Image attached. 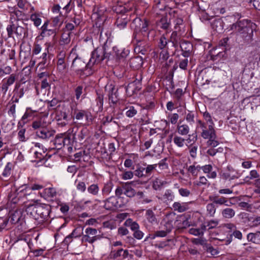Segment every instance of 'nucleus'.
<instances>
[{
    "label": "nucleus",
    "mask_w": 260,
    "mask_h": 260,
    "mask_svg": "<svg viewBox=\"0 0 260 260\" xmlns=\"http://www.w3.org/2000/svg\"><path fill=\"white\" fill-rule=\"evenodd\" d=\"M201 135L204 139H208L206 142V145L208 147H215L219 144L217 139L214 125H209L208 128L203 130Z\"/></svg>",
    "instance_id": "39448f33"
},
{
    "label": "nucleus",
    "mask_w": 260,
    "mask_h": 260,
    "mask_svg": "<svg viewBox=\"0 0 260 260\" xmlns=\"http://www.w3.org/2000/svg\"><path fill=\"white\" fill-rule=\"evenodd\" d=\"M54 134V132L49 131L46 127H44L40 129L37 130L36 135L40 138L46 140L52 137Z\"/></svg>",
    "instance_id": "f3484780"
},
{
    "label": "nucleus",
    "mask_w": 260,
    "mask_h": 260,
    "mask_svg": "<svg viewBox=\"0 0 260 260\" xmlns=\"http://www.w3.org/2000/svg\"><path fill=\"white\" fill-rule=\"evenodd\" d=\"M175 26L174 29L175 30L180 31L181 26L183 25V20L181 18H177L174 21Z\"/></svg>",
    "instance_id": "bf43d9fd"
},
{
    "label": "nucleus",
    "mask_w": 260,
    "mask_h": 260,
    "mask_svg": "<svg viewBox=\"0 0 260 260\" xmlns=\"http://www.w3.org/2000/svg\"><path fill=\"white\" fill-rule=\"evenodd\" d=\"M259 177V174L258 173L257 171L255 170H251L250 172V174L249 176H246L244 179V181L245 182H249L250 180H252L254 179H256L257 178Z\"/></svg>",
    "instance_id": "ea45409f"
},
{
    "label": "nucleus",
    "mask_w": 260,
    "mask_h": 260,
    "mask_svg": "<svg viewBox=\"0 0 260 260\" xmlns=\"http://www.w3.org/2000/svg\"><path fill=\"white\" fill-rule=\"evenodd\" d=\"M68 113L66 110L62 108L61 109L58 108L56 112V118L58 121L62 120L67 121Z\"/></svg>",
    "instance_id": "bb28decb"
},
{
    "label": "nucleus",
    "mask_w": 260,
    "mask_h": 260,
    "mask_svg": "<svg viewBox=\"0 0 260 260\" xmlns=\"http://www.w3.org/2000/svg\"><path fill=\"white\" fill-rule=\"evenodd\" d=\"M98 233V231L96 229H93L91 228H87L85 229V234L88 235L89 237H92L95 239V240H97L99 237L96 236Z\"/></svg>",
    "instance_id": "a18cd8bd"
},
{
    "label": "nucleus",
    "mask_w": 260,
    "mask_h": 260,
    "mask_svg": "<svg viewBox=\"0 0 260 260\" xmlns=\"http://www.w3.org/2000/svg\"><path fill=\"white\" fill-rule=\"evenodd\" d=\"M206 247L207 252L209 253L211 256H215L219 253L218 248H214L211 245H207Z\"/></svg>",
    "instance_id": "49530a36"
},
{
    "label": "nucleus",
    "mask_w": 260,
    "mask_h": 260,
    "mask_svg": "<svg viewBox=\"0 0 260 260\" xmlns=\"http://www.w3.org/2000/svg\"><path fill=\"white\" fill-rule=\"evenodd\" d=\"M213 27L216 31L222 30V21L220 20H215L213 22Z\"/></svg>",
    "instance_id": "864d4df0"
},
{
    "label": "nucleus",
    "mask_w": 260,
    "mask_h": 260,
    "mask_svg": "<svg viewBox=\"0 0 260 260\" xmlns=\"http://www.w3.org/2000/svg\"><path fill=\"white\" fill-rule=\"evenodd\" d=\"M168 44V41L167 38L164 36H162L158 42V47L161 50L167 49V45Z\"/></svg>",
    "instance_id": "de8ad7c7"
},
{
    "label": "nucleus",
    "mask_w": 260,
    "mask_h": 260,
    "mask_svg": "<svg viewBox=\"0 0 260 260\" xmlns=\"http://www.w3.org/2000/svg\"><path fill=\"white\" fill-rule=\"evenodd\" d=\"M9 221L12 224H16L23 220L22 213L20 210L11 211L9 214Z\"/></svg>",
    "instance_id": "f8f14e48"
},
{
    "label": "nucleus",
    "mask_w": 260,
    "mask_h": 260,
    "mask_svg": "<svg viewBox=\"0 0 260 260\" xmlns=\"http://www.w3.org/2000/svg\"><path fill=\"white\" fill-rule=\"evenodd\" d=\"M247 238L248 241L255 244L260 243V231L249 233L247 235Z\"/></svg>",
    "instance_id": "a878e982"
},
{
    "label": "nucleus",
    "mask_w": 260,
    "mask_h": 260,
    "mask_svg": "<svg viewBox=\"0 0 260 260\" xmlns=\"http://www.w3.org/2000/svg\"><path fill=\"white\" fill-rule=\"evenodd\" d=\"M209 199L213 202L214 204L218 205H225L229 206L230 204H232L231 202L224 197H219L217 196H210Z\"/></svg>",
    "instance_id": "dca6fc26"
},
{
    "label": "nucleus",
    "mask_w": 260,
    "mask_h": 260,
    "mask_svg": "<svg viewBox=\"0 0 260 260\" xmlns=\"http://www.w3.org/2000/svg\"><path fill=\"white\" fill-rule=\"evenodd\" d=\"M134 177V173L131 171H124L121 174V178L123 180L131 179Z\"/></svg>",
    "instance_id": "680f3d73"
},
{
    "label": "nucleus",
    "mask_w": 260,
    "mask_h": 260,
    "mask_svg": "<svg viewBox=\"0 0 260 260\" xmlns=\"http://www.w3.org/2000/svg\"><path fill=\"white\" fill-rule=\"evenodd\" d=\"M82 242H88L89 243H93L96 240L95 239L92 237H89L88 235H86V234H84L83 235L82 239H81Z\"/></svg>",
    "instance_id": "0e129e2a"
},
{
    "label": "nucleus",
    "mask_w": 260,
    "mask_h": 260,
    "mask_svg": "<svg viewBox=\"0 0 260 260\" xmlns=\"http://www.w3.org/2000/svg\"><path fill=\"white\" fill-rule=\"evenodd\" d=\"M143 63L142 57L137 56L131 59L129 61V65L131 68L135 70H138L141 68Z\"/></svg>",
    "instance_id": "4be33fe9"
},
{
    "label": "nucleus",
    "mask_w": 260,
    "mask_h": 260,
    "mask_svg": "<svg viewBox=\"0 0 260 260\" xmlns=\"http://www.w3.org/2000/svg\"><path fill=\"white\" fill-rule=\"evenodd\" d=\"M16 79V75L12 74L8 78L4 80V83L2 85V89L5 94L7 92L9 87L15 82Z\"/></svg>",
    "instance_id": "a211bd4d"
},
{
    "label": "nucleus",
    "mask_w": 260,
    "mask_h": 260,
    "mask_svg": "<svg viewBox=\"0 0 260 260\" xmlns=\"http://www.w3.org/2000/svg\"><path fill=\"white\" fill-rule=\"evenodd\" d=\"M146 217L148 222L151 224H155L157 223V219L152 210L148 209L146 211Z\"/></svg>",
    "instance_id": "f704fd0d"
},
{
    "label": "nucleus",
    "mask_w": 260,
    "mask_h": 260,
    "mask_svg": "<svg viewBox=\"0 0 260 260\" xmlns=\"http://www.w3.org/2000/svg\"><path fill=\"white\" fill-rule=\"evenodd\" d=\"M149 22L146 19L142 20L140 18H135L133 21V27H134L133 37L137 42V45L140 47L142 42L145 38L149 37V34L151 32L148 26Z\"/></svg>",
    "instance_id": "f257e3e1"
},
{
    "label": "nucleus",
    "mask_w": 260,
    "mask_h": 260,
    "mask_svg": "<svg viewBox=\"0 0 260 260\" xmlns=\"http://www.w3.org/2000/svg\"><path fill=\"white\" fill-rule=\"evenodd\" d=\"M131 14L117 15L115 25L119 30H123L127 26L128 22L131 20Z\"/></svg>",
    "instance_id": "6e6552de"
},
{
    "label": "nucleus",
    "mask_w": 260,
    "mask_h": 260,
    "mask_svg": "<svg viewBox=\"0 0 260 260\" xmlns=\"http://www.w3.org/2000/svg\"><path fill=\"white\" fill-rule=\"evenodd\" d=\"M255 26V24L251 21L244 19L233 24L231 29L242 38L249 40L252 39Z\"/></svg>",
    "instance_id": "f03ea898"
},
{
    "label": "nucleus",
    "mask_w": 260,
    "mask_h": 260,
    "mask_svg": "<svg viewBox=\"0 0 260 260\" xmlns=\"http://www.w3.org/2000/svg\"><path fill=\"white\" fill-rule=\"evenodd\" d=\"M167 182L158 178H156L153 182L152 187L155 190L160 189Z\"/></svg>",
    "instance_id": "58836bf2"
},
{
    "label": "nucleus",
    "mask_w": 260,
    "mask_h": 260,
    "mask_svg": "<svg viewBox=\"0 0 260 260\" xmlns=\"http://www.w3.org/2000/svg\"><path fill=\"white\" fill-rule=\"evenodd\" d=\"M15 34L18 36H21L22 35H24L26 32V30L24 28L20 26H15Z\"/></svg>",
    "instance_id": "69168bd1"
},
{
    "label": "nucleus",
    "mask_w": 260,
    "mask_h": 260,
    "mask_svg": "<svg viewBox=\"0 0 260 260\" xmlns=\"http://www.w3.org/2000/svg\"><path fill=\"white\" fill-rule=\"evenodd\" d=\"M31 150L34 151L36 158L41 160L44 157V154L46 152V149L45 150L43 146L40 143H35L34 147H32Z\"/></svg>",
    "instance_id": "4468645a"
},
{
    "label": "nucleus",
    "mask_w": 260,
    "mask_h": 260,
    "mask_svg": "<svg viewBox=\"0 0 260 260\" xmlns=\"http://www.w3.org/2000/svg\"><path fill=\"white\" fill-rule=\"evenodd\" d=\"M175 216L174 214H167L161 222V229L170 233L173 228V223L175 221Z\"/></svg>",
    "instance_id": "9d476101"
},
{
    "label": "nucleus",
    "mask_w": 260,
    "mask_h": 260,
    "mask_svg": "<svg viewBox=\"0 0 260 260\" xmlns=\"http://www.w3.org/2000/svg\"><path fill=\"white\" fill-rule=\"evenodd\" d=\"M71 32L64 31L62 33L59 43L61 45H65L69 44L71 42Z\"/></svg>",
    "instance_id": "cd10ccee"
},
{
    "label": "nucleus",
    "mask_w": 260,
    "mask_h": 260,
    "mask_svg": "<svg viewBox=\"0 0 260 260\" xmlns=\"http://www.w3.org/2000/svg\"><path fill=\"white\" fill-rule=\"evenodd\" d=\"M185 119L186 121L190 124H192L194 122V115L192 112L189 111L186 115Z\"/></svg>",
    "instance_id": "774afa93"
},
{
    "label": "nucleus",
    "mask_w": 260,
    "mask_h": 260,
    "mask_svg": "<svg viewBox=\"0 0 260 260\" xmlns=\"http://www.w3.org/2000/svg\"><path fill=\"white\" fill-rule=\"evenodd\" d=\"M48 21H46L41 28L42 30L41 36L43 37L52 35H55L56 34V28H48Z\"/></svg>",
    "instance_id": "aec40b11"
},
{
    "label": "nucleus",
    "mask_w": 260,
    "mask_h": 260,
    "mask_svg": "<svg viewBox=\"0 0 260 260\" xmlns=\"http://www.w3.org/2000/svg\"><path fill=\"white\" fill-rule=\"evenodd\" d=\"M173 207L175 211H177L179 212H183L187 209V207L185 203H180L177 202L173 204Z\"/></svg>",
    "instance_id": "4c0bfd02"
},
{
    "label": "nucleus",
    "mask_w": 260,
    "mask_h": 260,
    "mask_svg": "<svg viewBox=\"0 0 260 260\" xmlns=\"http://www.w3.org/2000/svg\"><path fill=\"white\" fill-rule=\"evenodd\" d=\"M62 23V21L61 20L60 17L56 16L52 19V24L53 28H56V27H59L61 25Z\"/></svg>",
    "instance_id": "e2e57ef3"
},
{
    "label": "nucleus",
    "mask_w": 260,
    "mask_h": 260,
    "mask_svg": "<svg viewBox=\"0 0 260 260\" xmlns=\"http://www.w3.org/2000/svg\"><path fill=\"white\" fill-rule=\"evenodd\" d=\"M106 89L109 90V100L110 104H116L119 100L117 93L118 89L111 84L106 86Z\"/></svg>",
    "instance_id": "9b49d317"
},
{
    "label": "nucleus",
    "mask_w": 260,
    "mask_h": 260,
    "mask_svg": "<svg viewBox=\"0 0 260 260\" xmlns=\"http://www.w3.org/2000/svg\"><path fill=\"white\" fill-rule=\"evenodd\" d=\"M56 66L57 70L60 73L62 74L66 72L68 66L66 60H57Z\"/></svg>",
    "instance_id": "473e14b6"
},
{
    "label": "nucleus",
    "mask_w": 260,
    "mask_h": 260,
    "mask_svg": "<svg viewBox=\"0 0 260 260\" xmlns=\"http://www.w3.org/2000/svg\"><path fill=\"white\" fill-rule=\"evenodd\" d=\"M30 20L34 22L35 26L38 27L40 25L42 20L40 15L39 14L34 13L30 15Z\"/></svg>",
    "instance_id": "a19ab883"
},
{
    "label": "nucleus",
    "mask_w": 260,
    "mask_h": 260,
    "mask_svg": "<svg viewBox=\"0 0 260 260\" xmlns=\"http://www.w3.org/2000/svg\"><path fill=\"white\" fill-rule=\"evenodd\" d=\"M107 56L108 54L106 53L105 48L104 47H98L92 51L91 57L87 63V68H93L94 65L101 63Z\"/></svg>",
    "instance_id": "423d86ee"
},
{
    "label": "nucleus",
    "mask_w": 260,
    "mask_h": 260,
    "mask_svg": "<svg viewBox=\"0 0 260 260\" xmlns=\"http://www.w3.org/2000/svg\"><path fill=\"white\" fill-rule=\"evenodd\" d=\"M169 57V54L167 49L161 50L159 53V59L162 61L167 60Z\"/></svg>",
    "instance_id": "052dcab7"
},
{
    "label": "nucleus",
    "mask_w": 260,
    "mask_h": 260,
    "mask_svg": "<svg viewBox=\"0 0 260 260\" xmlns=\"http://www.w3.org/2000/svg\"><path fill=\"white\" fill-rule=\"evenodd\" d=\"M221 214L224 218H232L235 216V211L232 208H226L222 211Z\"/></svg>",
    "instance_id": "c9c22d12"
},
{
    "label": "nucleus",
    "mask_w": 260,
    "mask_h": 260,
    "mask_svg": "<svg viewBox=\"0 0 260 260\" xmlns=\"http://www.w3.org/2000/svg\"><path fill=\"white\" fill-rule=\"evenodd\" d=\"M160 23L161 25L160 27L162 29H167L170 27V23L169 21H168L166 18H162L161 19Z\"/></svg>",
    "instance_id": "338daca9"
},
{
    "label": "nucleus",
    "mask_w": 260,
    "mask_h": 260,
    "mask_svg": "<svg viewBox=\"0 0 260 260\" xmlns=\"http://www.w3.org/2000/svg\"><path fill=\"white\" fill-rule=\"evenodd\" d=\"M74 128L70 133H73L74 138L77 139L80 141H82L87 136L88 134V130L87 128L84 127L82 128L78 134H76V131L74 132Z\"/></svg>",
    "instance_id": "412c9836"
},
{
    "label": "nucleus",
    "mask_w": 260,
    "mask_h": 260,
    "mask_svg": "<svg viewBox=\"0 0 260 260\" xmlns=\"http://www.w3.org/2000/svg\"><path fill=\"white\" fill-rule=\"evenodd\" d=\"M126 226L129 227L132 231L135 232L139 229V225L132 219L128 218L124 222Z\"/></svg>",
    "instance_id": "2f4dec72"
},
{
    "label": "nucleus",
    "mask_w": 260,
    "mask_h": 260,
    "mask_svg": "<svg viewBox=\"0 0 260 260\" xmlns=\"http://www.w3.org/2000/svg\"><path fill=\"white\" fill-rule=\"evenodd\" d=\"M83 227L78 226L75 228L71 234L73 237H80L83 234Z\"/></svg>",
    "instance_id": "8fccbe9b"
},
{
    "label": "nucleus",
    "mask_w": 260,
    "mask_h": 260,
    "mask_svg": "<svg viewBox=\"0 0 260 260\" xmlns=\"http://www.w3.org/2000/svg\"><path fill=\"white\" fill-rule=\"evenodd\" d=\"M123 251L122 248H120L117 250H112L110 254V256L111 258L116 259L117 257L122 256V252Z\"/></svg>",
    "instance_id": "3c124183"
},
{
    "label": "nucleus",
    "mask_w": 260,
    "mask_h": 260,
    "mask_svg": "<svg viewBox=\"0 0 260 260\" xmlns=\"http://www.w3.org/2000/svg\"><path fill=\"white\" fill-rule=\"evenodd\" d=\"M113 187V184L111 181L105 183L102 189V192L103 196H108L111 192Z\"/></svg>",
    "instance_id": "c756f323"
},
{
    "label": "nucleus",
    "mask_w": 260,
    "mask_h": 260,
    "mask_svg": "<svg viewBox=\"0 0 260 260\" xmlns=\"http://www.w3.org/2000/svg\"><path fill=\"white\" fill-rule=\"evenodd\" d=\"M190 128L186 124H178L177 127L178 133L181 136H185L188 134Z\"/></svg>",
    "instance_id": "c85d7f7f"
},
{
    "label": "nucleus",
    "mask_w": 260,
    "mask_h": 260,
    "mask_svg": "<svg viewBox=\"0 0 260 260\" xmlns=\"http://www.w3.org/2000/svg\"><path fill=\"white\" fill-rule=\"evenodd\" d=\"M104 207L106 210H115L121 207L118 199L116 197L111 196L104 201Z\"/></svg>",
    "instance_id": "1a4fd4ad"
},
{
    "label": "nucleus",
    "mask_w": 260,
    "mask_h": 260,
    "mask_svg": "<svg viewBox=\"0 0 260 260\" xmlns=\"http://www.w3.org/2000/svg\"><path fill=\"white\" fill-rule=\"evenodd\" d=\"M137 108L138 107H135L133 106L125 107L124 110L125 111L126 116L129 118L133 117L137 113Z\"/></svg>",
    "instance_id": "7c9ffc66"
},
{
    "label": "nucleus",
    "mask_w": 260,
    "mask_h": 260,
    "mask_svg": "<svg viewBox=\"0 0 260 260\" xmlns=\"http://www.w3.org/2000/svg\"><path fill=\"white\" fill-rule=\"evenodd\" d=\"M228 171L223 172L221 174L222 178L224 179L233 180L238 178V173L232 167L228 166Z\"/></svg>",
    "instance_id": "6ab92c4d"
},
{
    "label": "nucleus",
    "mask_w": 260,
    "mask_h": 260,
    "mask_svg": "<svg viewBox=\"0 0 260 260\" xmlns=\"http://www.w3.org/2000/svg\"><path fill=\"white\" fill-rule=\"evenodd\" d=\"M188 149L190 156L193 158H196L197 155L198 146L191 144L188 146Z\"/></svg>",
    "instance_id": "09e8293b"
},
{
    "label": "nucleus",
    "mask_w": 260,
    "mask_h": 260,
    "mask_svg": "<svg viewBox=\"0 0 260 260\" xmlns=\"http://www.w3.org/2000/svg\"><path fill=\"white\" fill-rule=\"evenodd\" d=\"M180 31L175 30L173 31L170 38V42H172V46L175 48H177L180 41V35L178 32Z\"/></svg>",
    "instance_id": "b1692460"
},
{
    "label": "nucleus",
    "mask_w": 260,
    "mask_h": 260,
    "mask_svg": "<svg viewBox=\"0 0 260 260\" xmlns=\"http://www.w3.org/2000/svg\"><path fill=\"white\" fill-rule=\"evenodd\" d=\"M100 188L98 184H92L87 187V191L93 196H97L99 194Z\"/></svg>",
    "instance_id": "e433bc0d"
},
{
    "label": "nucleus",
    "mask_w": 260,
    "mask_h": 260,
    "mask_svg": "<svg viewBox=\"0 0 260 260\" xmlns=\"http://www.w3.org/2000/svg\"><path fill=\"white\" fill-rule=\"evenodd\" d=\"M132 183L133 182H131L126 183L124 185H123V194L129 198H132L134 197L136 194L135 190L130 185V184Z\"/></svg>",
    "instance_id": "393cba45"
},
{
    "label": "nucleus",
    "mask_w": 260,
    "mask_h": 260,
    "mask_svg": "<svg viewBox=\"0 0 260 260\" xmlns=\"http://www.w3.org/2000/svg\"><path fill=\"white\" fill-rule=\"evenodd\" d=\"M208 183V180L204 176H202L199 178V180H197L193 182L194 186L200 187L202 185H206Z\"/></svg>",
    "instance_id": "c03bdc74"
},
{
    "label": "nucleus",
    "mask_w": 260,
    "mask_h": 260,
    "mask_svg": "<svg viewBox=\"0 0 260 260\" xmlns=\"http://www.w3.org/2000/svg\"><path fill=\"white\" fill-rule=\"evenodd\" d=\"M32 127L35 129H40L44 127V124L41 120L34 121L32 123Z\"/></svg>",
    "instance_id": "6e6d98bb"
},
{
    "label": "nucleus",
    "mask_w": 260,
    "mask_h": 260,
    "mask_svg": "<svg viewBox=\"0 0 260 260\" xmlns=\"http://www.w3.org/2000/svg\"><path fill=\"white\" fill-rule=\"evenodd\" d=\"M75 117L77 120H82L84 117H85L86 123L89 124V123L92 122V116L90 112L85 110H77L74 113Z\"/></svg>",
    "instance_id": "ddd939ff"
},
{
    "label": "nucleus",
    "mask_w": 260,
    "mask_h": 260,
    "mask_svg": "<svg viewBox=\"0 0 260 260\" xmlns=\"http://www.w3.org/2000/svg\"><path fill=\"white\" fill-rule=\"evenodd\" d=\"M13 168V164L11 162H8L3 173V175L8 177L11 174V170Z\"/></svg>",
    "instance_id": "603ef678"
},
{
    "label": "nucleus",
    "mask_w": 260,
    "mask_h": 260,
    "mask_svg": "<svg viewBox=\"0 0 260 260\" xmlns=\"http://www.w3.org/2000/svg\"><path fill=\"white\" fill-rule=\"evenodd\" d=\"M173 141L174 144L178 147L182 148L184 146L185 139L180 136H175Z\"/></svg>",
    "instance_id": "79ce46f5"
},
{
    "label": "nucleus",
    "mask_w": 260,
    "mask_h": 260,
    "mask_svg": "<svg viewBox=\"0 0 260 260\" xmlns=\"http://www.w3.org/2000/svg\"><path fill=\"white\" fill-rule=\"evenodd\" d=\"M134 4L133 3L117 4L113 7V10L117 13V15L129 14L128 13L133 11Z\"/></svg>",
    "instance_id": "0eeeda50"
},
{
    "label": "nucleus",
    "mask_w": 260,
    "mask_h": 260,
    "mask_svg": "<svg viewBox=\"0 0 260 260\" xmlns=\"http://www.w3.org/2000/svg\"><path fill=\"white\" fill-rule=\"evenodd\" d=\"M69 138L63 137V135H57L54 140V144L57 149H60L62 146L65 145L66 141H69Z\"/></svg>",
    "instance_id": "5701e85b"
},
{
    "label": "nucleus",
    "mask_w": 260,
    "mask_h": 260,
    "mask_svg": "<svg viewBox=\"0 0 260 260\" xmlns=\"http://www.w3.org/2000/svg\"><path fill=\"white\" fill-rule=\"evenodd\" d=\"M157 166V164L154 165H148L145 168L146 176L150 175L152 172L156 169Z\"/></svg>",
    "instance_id": "5fc2aeb1"
},
{
    "label": "nucleus",
    "mask_w": 260,
    "mask_h": 260,
    "mask_svg": "<svg viewBox=\"0 0 260 260\" xmlns=\"http://www.w3.org/2000/svg\"><path fill=\"white\" fill-rule=\"evenodd\" d=\"M44 192L50 198H54L57 194L56 189L53 187H49L44 189Z\"/></svg>",
    "instance_id": "37998d69"
},
{
    "label": "nucleus",
    "mask_w": 260,
    "mask_h": 260,
    "mask_svg": "<svg viewBox=\"0 0 260 260\" xmlns=\"http://www.w3.org/2000/svg\"><path fill=\"white\" fill-rule=\"evenodd\" d=\"M182 51V55L184 57H188L191 53L192 49V45L189 42L186 41H181L179 44Z\"/></svg>",
    "instance_id": "2eb2a0df"
},
{
    "label": "nucleus",
    "mask_w": 260,
    "mask_h": 260,
    "mask_svg": "<svg viewBox=\"0 0 260 260\" xmlns=\"http://www.w3.org/2000/svg\"><path fill=\"white\" fill-rule=\"evenodd\" d=\"M216 208L215 205L212 203H209L206 206V215L210 217L214 216L216 212Z\"/></svg>",
    "instance_id": "72a5a7b5"
},
{
    "label": "nucleus",
    "mask_w": 260,
    "mask_h": 260,
    "mask_svg": "<svg viewBox=\"0 0 260 260\" xmlns=\"http://www.w3.org/2000/svg\"><path fill=\"white\" fill-rule=\"evenodd\" d=\"M50 212V207L45 204L31 205L26 209L27 215L36 220L45 219L49 215Z\"/></svg>",
    "instance_id": "7ed1b4c3"
},
{
    "label": "nucleus",
    "mask_w": 260,
    "mask_h": 260,
    "mask_svg": "<svg viewBox=\"0 0 260 260\" xmlns=\"http://www.w3.org/2000/svg\"><path fill=\"white\" fill-rule=\"evenodd\" d=\"M71 68L80 76H88L92 75L94 69L92 68H87V63L81 58L77 56L73 60Z\"/></svg>",
    "instance_id": "20e7f679"
},
{
    "label": "nucleus",
    "mask_w": 260,
    "mask_h": 260,
    "mask_svg": "<svg viewBox=\"0 0 260 260\" xmlns=\"http://www.w3.org/2000/svg\"><path fill=\"white\" fill-rule=\"evenodd\" d=\"M164 199L166 201H173L174 196L171 190H167L163 196Z\"/></svg>",
    "instance_id": "4d7b16f0"
},
{
    "label": "nucleus",
    "mask_w": 260,
    "mask_h": 260,
    "mask_svg": "<svg viewBox=\"0 0 260 260\" xmlns=\"http://www.w3.org/2000/svg\"><path fill=\"white\" fill-rule=\"evenodd\" d=\"M208 229L210 230L215 228L219 223V221L217 219L210 220L206 222Z\"/></svg>",
    "instance_id": "13d9d810"
}]
</instances>
